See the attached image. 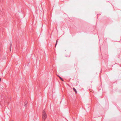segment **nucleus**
<instances>
[{"label": "nucleus", "instance_id": "nucleus-1", "mask_svg": "<svg viewBox=\"0 0 121 121\" xmlns=\"http://www.w3.org/2000/svg\"><path fill=\"white\" fill-rule=\"evenodd\" d=\"M47 117V115L45 110H44L42 113V118L43 121H45Z\"/></svg>", "mask_w": 121, "mask_h": 121}, {"label": "nucleus", "instance_id": "nucleus-2", "mask_svg": "<svg viewBox=\"0 0 121 121\" xmlns=\"http://www.w3.org/2000/svg\"><path fill=\"white\" fill-rule=\"evenodd\" d=\"M57 76L59 77V78L62 81H63L64 80L63 79V78H61V77H60V76H59V75H57Z\"/></svg>", "mask_w": 121, "mask_h": 121}, {"label": "nucleus", "instance_id": "nucleus-3", "mask_svg": "<svg viewBox=\"0 0 121 121\" xmlns=\"http://www.w3.org/2000/svg\"><path fill=\"white\" fill-rule=\"evenodd\" d=\"M73 91H74L75 92V93H77V91L76 89H75V88H73Z\"/></svg>", "mask_w": 121, "mask_h": 121}, {"label": "nucleus", "instance_id": "nucleus-4", "mask_svg": "<svg viewBox=\"0 0 121 121\" xmlns=\"http://www.w3.org/2000/svg\"><path fill=\"white\" fill-rule=\"evenodd\" d=\"M25 104V106H26V105L27 104V101H25L24 103Z\"/></svg>", "mask_w": 121, "mask_h": 121}, {"label": "nucleus", "instance_id": "nucleus-5", "mask_svg": "<svg viewBox=\"0 0 121 121\" xmlns=\"http://www.w3.org/2000/svg\"><path fill=\"white\" fill-rule=\"evenodd\" d=\"M58 41V40L57 39V40L56 41V44H55V47H56V45H57V44Z\"/></svg>", "mask_w": 121, "mask_h": 121}, {"label": "nucleus", "instance_id": "nucleus-6", "mask_svg": "<svg viewBox=\"0 0 121 121\" xmlns=\"http://www.w3.org/2000/svg\"><path fill=\"white\" fill-rule=\"evenodd\" d=\"M11 46L10 47V51H11V46H12V44H11Z\"/></svg>", "mask_w": 121, "mask_h": 121}, {"label": "nucleus", "instance_id": "nucleus-7", "mask_svg": "<svg viewBox=\"0 0 121 121\" xmlns=\"http://www.w3.org/2000/svg\"><path fill=\"white\" fill-rule=\"evenodd\" d=\"M70 56V54H69V55L68 56L69 57Z\"/></svg>", "mask_w": 121, "mask_h": 121}, {"label": "nucleus", "instance_id": "nucleus-8", "mask_svg": "<svg viewBox=\"0 0 121 121\" xmlns=\"http://www.w3.org/2000/svg\"><path fill=\"white\" fill-rule=\"evenodd\" d=\"M1 79L0 78V81H1Z\"/></svg>", "mask_w": 121, "mask_h": 121}]
</instances>
